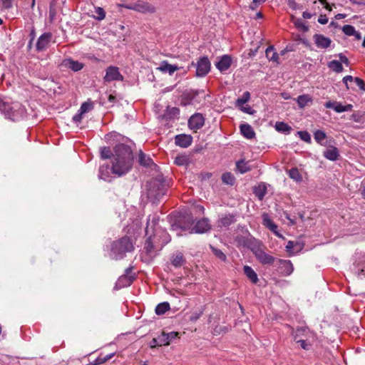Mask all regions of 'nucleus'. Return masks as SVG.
Instances as JSON below:
<instances>
[{
    "instance_id": "obj_1",
    "label": "nucleus",
    "mask_w": 365,
    "mask_h": 365,
    "mask_svg": "<svg viewBox=\"0 0 365 365\" xmlns=\"http://www.w3.org/2000/svg\"><path fill=\"white\" fill-rule=\"evenodd\" d=\"M133 155L130 146L120 143L115 146L111 160V172L120 177L128 173L133 167Z\"/></svg>"
},
{
    "instance_id": "obj_2",
    "label": "nucleus",
    "mask_w": 365,
    "mask_h": 365,
    "mask_svg": "<svg viewBox=\"0 0 365 365\" xmlns=\"http://www.w3.org/2000/svg\"><path fill=\"white\" fill-rule=\"evenodd\" d=\"M167 190L168 185L163 178H153L147 184L148 197L153 202L158 201L166 194Z\"/></svg>"
},
{
    "instance_id": "obj_3",
    "label": "nucleus",
    "mask_w": 365,
    "mask_h": 365,
    "mask_svg": "<svg viewBox=\"0 0 365 365\" xmlns=\"http://www.w3.org/2000/svg\"><path fill=\"white\" fill-rule=\"evenodd\" d=\"M193 224V217L192 216H189L187 217L186 222L183 224L180 223L179 225H173V229L175 230L176 227H180L182 230H188L191 234H202L210 230V225L207 219H202L197 221L194 226Z\"/></svg>"
},
{
    "instance_id": "obj_4",
    "label": "nucleus",
    "mask_w": 365,
    "mask_h": 365,
    "mask_svg": "<svg viewBox=\"0 0 365 365\" xmlns=\"http://www.w3.org/2000/svg\"><path fill=\"white\" fill-rule=\"evenodd\" d=\"M133 248L131 240L125 236L113 242L110 255L113 259H120L123 258L125 252H131Z\"/></svg>"
},
{
    "instance_id": "obj_5",
    "label": "nucleus",
    "mask_w": 365,
    "mask_h": 365,
    "mask_svg": "<svg viewBox=\"0 0 365 365\" xmlns=\"http://www.w3.org/2000/svg\"><path fill=\"white\" fill-rule=\"evenodd\" d=\"M250 249L256 259L263 265H272L275 258L265 252V246L259 241L255 240L250 243Z\"/></svg>"
},
{
    "instance_id": "obj_6",
    "label": "nucleus",
    "mask_w": 365,
    "mask_h": 365,
    "mask_svg": "<svg viewBox=\"0 0 365 365\" xmlns=\"http://www.w3.org/2000/svg\"><path fill=\"white\" fill-rule=\"evenodd\" d=\"M191 66L196 68L195 75L200 78L205 76L211 68L210 61L207 56L200 57L196 63L192 62Z\"/></svg>"
},
{
    "instance_id": "obj_7",
    "label": "nucleus",
    "mask_w": 365,
    "mask_h": 365,
    "mask_svg": "<svg viewBox=\"0 0 365 365\" xmlns=\"http://www.w3.org/2000/svg\"><path fill=\"white\" fill-rule=\"evenodd\" d=\"M124 7L140 13L153 14L156 11L153 5L143 1H138L133 4H126Z\"/></svg>"
},
{
    "instance_id": "obj_8",
    "label": "nucleus",
    "mask_w": 365,
    "mask_h": 365,
    "mask_svg": "<svg viewBox=\"0 0 365 365\" xmlns=\"http://www.w3.org/2000/svg\"><path fill=\"white\" fill-rule=\"evenodd\" d=\"M106 82H110L113 81H123V76L119 72V69L116 66H108L106 70V76H104Z\"/></svg>"
},
{
    "instance_id": "obj_9",
    "label": "nucleus",
    "mask_w": 365,
    "mask_h": 365,
    "mask_svg": "<svg viewBox=\"0 0 365 365\" xmlns=\"http://www.w3.org/2000/svg\"><path fill=\"white\" fill-rule=\"evenodd\" d=\"M205 123V119L202 114L195 113L192 115L188 120V126L191 130L195 131L201 128Z\"/></svg>"
},
{
    "instance_id": "obj_10",
    "label": "nucleus",
    "mask_w": 365,
    "mask_h": 365,
    "mask_svg": "<svg viewBox=\"0 0 365 365\" xmlns=\"http://www.w3.org/2000/svg\"><path fill=\"white\" fill-rule=\"evenodd\" d=\"M278 269L280 272L284 276L290 275L294 271V267L290 260L278 259Z\"/></svg>"
},
{
    "instance_id": "obj_11",
    "label": "nucleus",
    "mask_w": 365,
    "mask_h": 365,
    "mask_svg": "<svg viewBox=\"0 0 365 365\" xmlns=\"http://www.w3.org/2000/svg\"><path fill=\"white\" fill-rule=\"evenodd\" d=\"M51 38L52 34L50 32H46L40 36L36 42V49L39 51L45 50L48 46Z\"/></svg>"
},
{
    "instance_id": "obj_12",
    "label": "nucleus",
    "mask_w": 365,
    "mask_h": 365,
    "mask_svg": "<svg viewBox=\"0 0 365 365\" xmlns=\"http://www.w3.org/2000/svg\"><path fill=\"white\" fill-rule=\"evenodd\" d=\"M232 59L229 55H223L220 58V60L216 62V68L221 72L223 73L228 70L231 66Z\"/></svg>"
},
{
    "instance_id": "obj_13",
    "label": "nucleus",
    "mask_w": 365,
    "mask_h": 365,
    "mask_svg": "<svg viewBox=\"0 0 365 365\" xmlns=\"http://www.w3.org/2000/svg\"><path fill=\"white\" fill-rule=\"evenodd\" d=\"M313 39L317 46L319 48H327L331 43V40L322 34H314Z\"/></svg>"
},
{
    "instance_id": "obj_14",
    "label": "nucleus",
    "mask_w": 365,
    "mask_h": 365,
    "mask_svg": "<svg viewBox=\"0 0 365 365\" xmlns=\"http://www.w3.org/2000/svg\"><path fill=\"white\" fill-rule=\"evenodd\" d=\"M324 106L327 108H331L334 110L336 113L349 111L351 110L352 108V106L351 104L343 106L340 103L336 101H328L325 103Z\"/></svg>"
},
{
    "instance_id": "obj_15",
    "label": "nucleus",
    "mask_w": 365,
    "mask_h": 365,
    "mask_svg": "<svg viewBox=\"0 0 365 365\" xmlns=\"http://www.w3.org/2000/svg\"><path fill=\"white\" fill-rule=\"evenodd\" d=\"M192 138L190 135L180 134L175 137V144L182 148H187L192 143Z\"/></svg>"
},
{
    "instance_id": "obj_16",
    "label": "nucleus",
    "mask_w": 365,
    "mask_h": 365,
    "mask_svg": "<svg viewBox=\"0 0 365 365\" xmlns=\"http://www.w3.org/2000/svg\"><path fill=\"white\" fill-rule=\"evenodd\" d=\"M236 222V215L233 214H223L220 217L219 225L228 227Z\"/></svg>"
},
{
    "instance_id": "obj_17",
    "label": "nucleus",
    "mask_w": 365,
    "mask_h": 365,
    "mask_svg": "<svg viewBox=\"0 0 365 365\" xmlns=\"http://www.w3.org/2000/svg\"><path fill=\"white\" fill-rule=\"evenodd\" d=\"M132 267H128L125 269V274H123L118 281V284L122 287V286H129L133 279V277L130 276V273L132 270Z\"/></svg>"
},
{
    "instance_id": "obj_18",
    "label": "nucleus",
    "mask_w": 365,
    "mask_h": 365,
    "mask_svg": "<svg viewBox=\"0 0 365 365\" xmlns=\"http://www.w3.org/2000/svg\"><path fill=\"white\" fill-rule=\"evenodd\" d=\"M323 155L324 158L329 160L335 161L338 159L339 153L336 147L329 146L327 150L324 151Z\"/></svg>"
},
{
    "instance_id": "obj_19",
    "label": "nucleus",
    "mask_w": 365,
    "mask_h": 365,
    "mask_svg": "<svg viewBox=\"0 0 365 365\" xmlns=\"http://www.w3.org/2000/svg\"><path fill=\"white\" fill-rule=\"evenodd\" d=\"M303 248V244L299 241H289L286 245L287 252L291 254L299 252Z\"/></svg>"
},
{
    "instance_id": "obj_20",
    "label": "nucleus",
    "mask_w": 365,
    "mask_h": 365,
    "mask_svg": "<svg viewBox=\"0 0 365 365\" xmlns=\"http://www.w3.org/2000/svg\"><path fill=\"white\" fill-rule=\"evenodd\" d=\"M242 135L247 138L252 139L255 136V133L252 126L247 123L242 124L240 126Z\"/></svg>"
},
{
    "instance_id": "obj_21",
    "label": "nucleus",
    "mask_w": 365,
    "mask_h": 365,
    "mask_svg": "<svg viewBox=\"0 0 365 365\" xmlns=\"http://www.w3.org/2000/svg\"><path fill=\"white\" fill-rule=\"evenodd\" d=\"M63 65L73 71H78L83 67V64L76 61H73L71 58L65 59L63 61Z\"/></svg>"
},
{
    "instance_id": "obj_22",
    "label": "nucleus",
    "mask_w": 365,
    "mask_h": 365,
    "mask_svg": "<svg viewBox=\"0 0 365 365\" xmlns=\"http://www.w3.org/2000/svg\"><path fill=\"white\" fill-rule=\"evenodd\" d=\"M158 69L163 73H168L170 75H173L175 71L179 70V67L176 65L170 64L166 61H163Z\"/></svg>"
},
{
    "instance_id": "obj_23",
    "label": "nucleus",
    "mask_w": 365,
    "mask_h": 365,
    "mask_svg": "<svg viewBox=\"0 0 365 365\" xmlns=\"http://www.w3.org/2000/svg\"><path fill=\"white\" fill-rule=\"evenodd\" d=\"M138 163L140 165L144 167H150L153 165H155L151 158L145 154L142 150L139 151Z\"/></svg>"
},
{
    "instance_id": "obj_24",
    "label": "nucleus",
    "mask_w": 365,
    "mask_h": 365,
    "mask_svg": "<svg viewBox=\"0 0 365 365\" xmlns=\"http://www.w3.org/2000/svg\"><path fill=\"white\" fill-rule=\"evenodd\" d=\"M243 270L245 274L252 283L257 284L258 282L257 274L251 267L245 265L243 267Z\"/></svg>"
},
{
    "instance_id": "obj_25",
    "label": "nucleus",
    "mask_w": 365,
    "mask_h": 365,
    "mask_svg": "<svg viewBox=\"0 0 365 365\" xmlns=\"http://www.w3.org/2000/svg\"><path fill=\"white\" fill-rule=\"evenodd\" d=\"M185 259L183 255L180 252H176L171 257V263L175 267H179L183 265Z\"/></svg>"
},
{
    "instance_id": "obj_26",
    "label": "nucleus",
    "mask_w": 365,
    "mask_h": 365,
    "mask_svg": "<svg viewBox=\"0 0 365 365\" xmlns=\"http://www.w3.org/2000/svg\"><path fill=\"white\" fill-rule=\"evenodd\" d=\"M158 217L153 216L150 218V216H149L145 228L146 235H148L150 232L153 233L155 231V227L158 225Z\"/></svg>"
},
{
    "instance_id": "obj_27",
    "label": "nucleus",
    "mask_w": 365,
    "mask_h": 365,
    "mask_svg": "<svg viewBox=\"0 0 365 365\" xmlns=\"http://www.w3.org/2000/svg\"><path fill=\"white\" fill-rule=\"evenodd\" d=\"M307 329V328H298L296 330V335L294 336V340L297 344H299V346L305 350H308L310 347V344L307 343L305 340L303 339H299L297 340V337L303 331H304Z\"/></svg>"
},
{
    "instance_id": "obj_28",
    "label": "nucleus",
    "mask_w": 365,
    "mask_h": 365,
    "mask_svg": "<svg viewBox=\"0 0 365 365\" xmlns=\"http://www.w3.org/2000/svg\"><path fill=\"white\" fill-rule=\"evenodd\" d=\"M98 177L103 180H109L110 168L108 165H102L100 166Z\"/></svg>"
},
{
    "instance_id": "obj_29",
    "label": "nucleus",
    "mask_w": 365,
    "mask_h": 365,
    "mask_svg": "<svg viewBox=\"0 0 365 365\" xmlns=\"http://www.w3.org/2000/svg\"><path fill=\"white\" fill-rule=\"evenodd\" d=\"M266 57L273 62H278L279 55L274 51L273 46H269L265 51Z\"/></svg>"
},
{
    "instance_id": "obj_30",
    "label": "nucleus",
    "mask_w": 365,
    "mask_h": 365,
    "mask_svg": "<svg viewBox=\"0 0 365 365\" xmlns=\"http://www.w3.org/2000/svg\"><path fill=\"white\" fill-rule=\"evenodd\" d=\"M170 309V304L168 302H162L158 304L155 307V313L158 315L164 314L167 311Z\"/></svg>"
},
{
    "instance_id": "obj_31",
    "label": "nucleus",
    "mask_w": 365,
    "mask_h": 365,
    "mask_svg": "<svg viewBox=\"0 0 365 365\" xmlns=\"http://www.w3.org/2000/svg\"><path fill=\"white\" fill-rule=\"evenodd\" d=\"M288 175L290 178H292V180L297 182H299L302 180V176L297 168H293L290 169L288 172Z\"/></svg>"
},
{
    "instance_id": "obj_32",
    "label": "nucleus",
    "mask_w": 365,
    "mask_h": 365,
    "mask_svg": "<svg viewBox=\"0 0 365 365\" xmlns=\"http://www.w3.org/2000/svg\"><path fill=\"white\" fill-rule=\"evenodd\" d=\"M275 128L277 131L284 133H289L292 130V128L284 122H277L275 124Z\"/></svg>"
},
{
    "instance_id": "obj_33",
    "label": "nucleus",
    "mask_w": 365,
    "mask_h": 365,
    "mask_svg": "<svg viewBox=\"0 0 365 365\" xmlns=\"http://www.w3.org/2000/svg\"><path fill=\"white\" fill-rule=\"evenodd\" d=\"M4 114L5 117L8 119H10L13 121L16 120L18 118V113L16 110L13 109V108L9 105V108L6 111H1Z\"/></svg>"
},
{
    "instance_id": "obj_34",
    "label": "nucleus",
    "mask_w": 365,
    "mask_h": 365,
    "mask_svg": "<svg viewBox=\"0 0 365 365\" xmlns=\"http://www.w3.org/2000/svg\"><path fill=\"white\" fill-rule=\"evenodd\" d=\"M190 163V158L186 155H179L175 159V163L178 165H187Z\"/></svg>"
},
{
    "instance_id": "obj_35",
    "label": "nucleus",
    "mask_w": 365,
    "mask_h": 365,
    "mask_svg": "<svg viewBox=\"0 0 365 365\" xmlns=\"http://www.w3.org/2000/svg\"><path fill=\"white\" fill-rule=\"evenodd\" d=\"M236 167L237 170L242 174L250 170V167L249 166L248 163L244 160L238 161L236 163Z\"/></svg>"
},
{
    "instance_id": "obj_36",
    "label": "nucleus",
    "mask_w": 365,
    "mask_h": 365,
    "mask_svg": "<svg viewBox=\"0 0 365 365\" xmlns=\"http://www.w3.org/2000/svg\"><path fill=\"white\" fill-rule=\"evenodd\" d=\"M329 68L332 71L340 73L343 71V66L340 61L336 60H333L329 63Z\"/></svg>"
},
{
    "instance_id": "obj_37",
    "label": "nucleus",
    "mask_w": 365,
    "mask_h": 365,
    "mask_svg": "<svg viewBox=\"0 0 365 365\" xmlns=\"http://www.w3.org/2000/svg\"><path fill=\"white\" fill-rule=\"evenodd\" d=\"M222 180L226 185H232L235 183V178L230 173H225L222 175Z\"/></svg>"
},
{
    "instance_id": "obj_38",
    "label": "nucleus",
    "mask_w": 365,
    "mask_h": 365,
    "mask_svg": "<svg viewBox=\"0 0 365 365\" xmlns=\"http://www.w3.org/2000/svg\"><path fill=\"white\" fill-rule=\"evenodd\" d=\"M312 99L309 95H301L297 97V101L300 108H304Z\"/></svg>"
},
{
    "instance_id": "obj_39",
    "label": "nucleus",
    "mask_w": 365,
    "mask_h": 365,
    "mask_svg": "<svg viewBox=\"0 0 365 365\" xmlns=\"http://www.w3.org/2000/svg\"><path fill=\"white\" fill-rule=\"evenodd\" d=\"M314 138L317 143L323 145H325L323 143V140L326 138V134L324 131L319 130H317L314 134Z\"/></svg>"
},
{
    "instance_id": "obj_40",
    "label": "nucleus",
    "mask_w": 365,
    "mask_h": 365,
    "mask_svg": "<svg viewBox=\"0 0 365 365\" xmlns=\"http://www.w3.org/2000/svg\"><path fill=\"white\" fill-rule=\"evenodd\" d=\"M250 98V94L248 91L243 93L241 98H237L236 101V105L237 106H242L243 104L247 103Z\"/></svg>"
},
{
    "instance_id": "obj_41",
    "label": "nucleus",
    "mask_w": 365,
    "mask_h": 365,
    "mask_svg": "<svg viewBox=\"0 0 365 365\" xmlns=\"http://www.w3.org/2000/svg\"><path fill=\"white\" fill-rule=\"evenodd\" d=\"M152 235H150L148 239L146 240L144 249L148 255H150L154 250V245L151 240Z\"/></svg>"
},
{
    "instance_id": "obj_42",
    "label": "nucleus",
    "mask_w": 365,
    "mask_h": 365,
    "mask_svg": "<svg viewBox=\"0 0 365 365\" xmlns=\"http://www.w3.org/2000/svg\"><path fill=\"white\" fill-rule=\"evenodd\" d=\"M95 13L96 16H94V18L98 21H101L106 17V12L101 7L95 8Z\"/></svg>"
},
{
    "instance_id": "obj_43",
    "label": "nucleus",
    "mask_w": 365,
    "mask_h": 365,
    "mask_svg": "<svg viewBox=\"0 0 365 365\" xmlns=\"http://www.w3.org/2000/svg\"><path fill=\"white\" fill-rule=\"evenodd\" d=\"M342 31L347 36H354L356 34L355 28L351 25H344Z\"/></svg>"
},
{
    "instance_id": "obj_44",
    "label": "nucleus",
    "mask_w": 365,
    "mask_h": 365,
    "mask_svg": "<svg viewBox=\"0 0 365 365\" xmlns=\"http://www.w3.org/2000/svg\"><path fill=\"white\" fill-rule=\"evenodd\" d=\"M211 250L216 257L222 261L226 260V255L220 250L211 246Z\"/></svg>"
},
{
    "instance_id": "obj_45",
    "label": "nucleus",
    "mask_w": 365,
    "mask_h": 365,
    "mask_svg": "<svg viewBox=\"0 0 365 365\" xmlns=\"http://www.w3.org/2000/svg\"><path fill=\"white\" fill-rule=\"evenodd\" d=\"M93 106L91 103L84 102L83 103H82V105L79 109V112L84 114V113H87L88 111L91 110L93 108Z\"/></svg>"
},
{
    "instance_id": "obj_46",
    "label": "nucleus",
    "mask_w": 365,
    "mask_h": 365,
    "mask_svg": "<svg viewBox=\"0 0 365 365\" xmlns=\"http://www.w3.org/2000/svg\"><path fill=\"white\" fill-rule=\"evenodd\" d=\"M297 135L304 142L306 143H310L311 142V135L307 131H298Z\"/></svg>"
},
{
    "instance_id": "obj_47",
    "label": "nucleus",
    "mask_w": 365,
    "mask_h": 365,
    "mask_svg": "<svg viewBox=\"0 0 365 365\" xmlns=\"http://www.w3.org/2000/svg\"><path fill=\"white\" fill-rule=\"evenodd\" d=\"M113 354H108L103 357L99 356L95 360V361L93 362V364L92 365H98V364H103V363L106 362V361L109 360L110 359H111L113 357Z\"/></svg>"
},
{
    "instance_id": "obj_48",
    "label": "nucleus",
    "mask_w": 365,
    "mask_h": 365,
    "mask_svg": "<svg viewBox=\"0 0 365 365\" xmlns=\"http://www.w3.org/2000/svg\"><path fill=\"white\" fill-rule=\"evenodd\" d=\"M101 156L103 159H108L111 157V151L108 147H103L101 149Z\"/></svg>"
},
{
    "instance_id": "obj_49",
    "label": "nucleus",
    "mask_w": 365,
    "mask_h": 365,
    "mask_svg": "<svg viewBox=\"0 0 365 365\" xmlns=\"http://www.w3.org/2000/svg\"><path fill=\"white\" fill-rule=\"evenodd\" d=\"M158 339L160 346H168V336H166L165 332L163 331L162 334L158 336Z\"/></svg>"
},
{
    "instance_id": "obj_50",
    "label": "nucleus",
    "mask_w": 365,
    "mask_h": 365,
    "mask_svg": "<svg viewBox=\"0 0 365 365\" xmlns=\"http://www.w3.org/2000/svg\"><path fill=\"white\" fill-rule=\"evenodd\" d=\"M294 25H295V26H296L297 29H300V30H302V31H308V29H309L308 26H307V25H305V24H304V23H303V22H302V20H300V19H297V20L294 22Z\"/></svg>"
},
{
    "instance_id": "obj_51",
    "label": "nucleus",
    "mask_w": 365,
    "mask_h": 365,
    "mask_svg": "<svg viewBox=\"0 0 365 365\" xmlns=\"http://www.w3.org/2000/svg\"><path fill=\"white\" fill-rule=\"evenodd\" d=\"M262 220H263V225L269 228L272 226V225L274 223V222L269 218V215L267 214H263L262 215Z\"/></svg>"
},
{
    "instance_id": "obj_52",
    "label": "nucleus",
    "mask_w": 365,
    "mask_h": 365,
    "mask_svg": "<svg viewBox=\"0 0 365 365\" xmlns=\"http://www.w3.org/2000/svg\"><path fill=\"white\" fill-rule=\"evenodd\" d=\"M202 314V311L199 310L196 311L192 313L191 316L190 317V321L191 322H196Z\"/></svg>"
},
{
    "instance_id": "obj_53",
    "label": "nucleus",
    "mask_w": 365,
    "mask_h": 365,
    "mask_svg": "<svg viewBox=\"0 0 365 365\" xmlns=\"http://www.w3.org/2000/svg\"><path fill=\"white\" fill-rule=\"evenodd\" d=\"M166 334V336H168V345L170 344V342L174 339H175L176 337H178V332H175V331H171L170 333H165Z\"/></svg>"
},
{
    "instance_id": "obj_54",
    "label": "nucleus",
    "mask_w": 365,
    "mask_h": 365,
    "mask_svg": "<svg viewBox=\"0 0 365 365\" xmlns=\"http://www.w3.org/2000/svg\"><path fill=\"white\" fill-rule=\"evenodd\" d=\"M354 81L361 90L365 91V84L362 79H361L358 77H355Z\"/></svg>"
},
{
    "instance_id": "obj_55",
    "label": "nucleus",
    "mask_w": 365,
    "mask_h": 365,
    "mask_svg": "<svg viewBox=\"0 0 365 365\" xmlns=\"http://www.w3.org/2000/svg\"><path fill=\"white\" fill-rule=\"evenodd\" d=\"M9 108V104L5 103L0 98V111H6Z\"/></svg>"
},
{
    "instance_id": "obj_56",
    "label": "nucleus",
    "mask_w": 365,
    "mask_h": 365,
    "mask_svg": "<svg viewBox=\"0 0 365 365\" xmlns=\"http://www.w3.org/2000/svg\"><path fill=\"white\" fill-rule=\"evenodd\" d=\"M354 81V78L351 76H346L343 78V82L346 84V88L349 89L348 83Z\"/></svg>"
},
{
    "instance_id": "obj_57",
    "label": "nucleus",
    "mask_w": 365,
    "mask_h": 365,
    "mask_svg": "<svg viewBox=\"0 0 365 365\" xmlns=\"http://www.w3.org/2000/svg\"><path fill=\"white\" fill-rule=\"evenodd\" d=\"M339 59H340V62L341 63H344V64H346V66H348L349 64V59L347 58L346 56H345L344 55H343L342 53H340L339 55Z\"/></svg>"
},
{
    "instance_id": "obj_58",
    "label": "nucleus",
    "mask_w": 365,
    "mask_h": 365,
    "mask_svg": "<svg viewBox=\"0 0 365 365\" xmlns=\"http://www.w3.org/2000/svg\"><path fill=\"white\" fill-rule=\"evenodd\" d=\"M4 8L9 9L12 6V1L14 0H1Z\"/></svg>"
},
{
    "instance_id": "obj_59",
    "label": "nucleus",
    "mask_w": 365,
    "mask_h": 365,
    "mask_svg": "<svg viewBox=\"0 0 365 365\" xmlns=\"http://www.w3.org/2000/svg\"><path fill=\"white\" fill-rule=\"evenodd\" d=\"M318 22L321 24H326L328 22V18L325 15H321L318 19Z\"/></svg>"
},
{
    "instance_id": "obj_60",
    "label": "nucleus",
    "mask_w": 365,
    "mask_h": 365,
    "mask_svg": "<svg viewBox=\"0 0 365 365\" xmlns=\"http://www.w3.org/2000/svg\"><path fill=\"white\" fill-rule=\"evenodd\" d=\"M82 115H83V113H81V112H79L78 113L76 114L73 117V120L75 122V123H79L81 122V119H82Z\"/></svg>"
},
{
    "instance_id": "obj_61",
    "label": "nucleus",
    "mask_w": 365,
    "mask_h": 365,
    "mask_svg": "<svg viewBox=\"0 0 365 365\" xmlns=\"http://www.w3.org/2000/svg\"><path fill=\"white\" fill-rule=\"evenodd\" d=\"M160 346V344H158V337L153 338L152 341L150 343V348H155L156 346Z\"/></svg>"
},
{
    "instance_id": "obj_62",
    "label": "nucleus",
    "mask_w": 365,
    "mask_h": 365,
    "mask_svg": "<svg viewBox=\"0 0 365 365\" xmlns=\"http://www.w3.org/2000/svg\"><path fill=\"white\" fill-rule=\"evenodd\" d=\"M277 225L274 222L271 227H269V229L273 232L274 234H276L277 236H280V235L277 232Z\"/></svg>"
},
{
    "instance_id": "obj_63",
    "label": "nucleus",
    "mask_w": 365,
    "mask_h": 365,
    "mask_svg": "<svg viewBox=\"0 0 365 365\" xmlns=\"http://www.w3.org/2000/svg\"><path fill=\"white\" fill-rule=\"evenodd\" d=\"M242 110L244 111L245 113H248V114H252L253 113V110L252 109V108L250 106H248V107H243L242 108Z\"/></svg>"
},
{
    "instance_id": "obj_64",
    "label": "nucleus",
    "mask_w": 365,
    "mask_h": 365,
    "mask_svg": "<svg viewBox=\"0 0 365 365\" xmlns=\"http://www.w3.org/2000/svg\"><path fill=\"white\" fill-rule=\"evenodd\" d=\"M170 114L173 115H178L179 114V109L175 108V107L171 108L170 109Z\"/></svg>"
}]
</instances>
